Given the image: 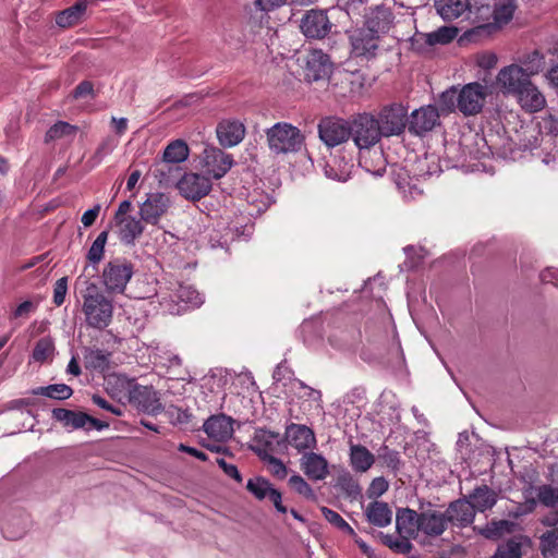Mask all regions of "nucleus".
<instances>
[{
  "label": "nucleus",
  "mask_w": 558,
  "mask_h": 558,
  "mask_svg": "<svg viewBox=\"0 0 558 558\" xmlns=\"http://www.w3.org/2000/svg\"><path fill=\"white\" fill-rule=\"evenodd\" d=\"M448 525L445 513L429 501H420L417 510L399 508L396 513L397 532L423 545L441 536Z\"/></svg>",
  "instance_id": "nucleus-1"
},
{
  "label": "nucleus",
  "mask_w": 558,
  "mask_h": 558,
  "mask_svg": "<svg viewBox=\"0 0 558 558\" xmlns=\"http://www.w3.org/2000/svg\"><path fill=\"white\" fill-rule=\"evenodd\" d=\"M267 146L274 155L296 154L305 145V135L289 122H277L265 130Z\"/></svg>",
  "instance_id": "nucleus-2"
},
{
  "label": "nucleus",
  "mask_w": 558,
  "mask_h": 558,
  "mask_svg": "<svg viewBox=\"0 0 558 558\" xmlns=\"http://www.w3.org/2000/svg\"><path fill=\"white\" fill-rule=\"evenodd\" d=\"M82 311L88 327L104 330L112 320L113 304L95 283H89L83 294Z\"/></svg>",
  "instance_id": "nucleus-3"
},
{
  "label": "nucleus",
  "mask_w": 558,
  "mask_h": 558,
  "mask_svg": "<svg viewBox=\"0 0 558 558\" xmlns=\"http://www.w3.org/2000/svg\"><path fill=\"white\" fill-rule=\"evenodd\" d=\"M351 140L359 150L369 149L375 146L381 137L380 125L377 118L368 112L357 113L350 118Z\"/></svg>",
  "instance_id": "nucleus-4"
},
{
  "label": "nucleus",
  "mask_w": 558,
  "mask_h": 558,
  "mask_svg": "<svg viewBox=\"0 0 558 558\" xmlns=\"http://www.w3.org/2000/svg\"><path fill=\"white\" fill-rule=\"evenodd\" d=\"M350 119L338 116H326L317 123L319 141L328 148L344 146L352 137Z\"/></svg>",
  "instance_id": "nucleus-5"
},
{
  "label": "nucleus",
  "mask_w": 558,
  "mask_h": 558,
  "mask_svg": "<svg viewBox=\"0 0 558 558\" xmlns=\"http://www.w3.org/2000/svg\"><path fill=\"white\" fill-rule=\"evenodd\" d=\"M134 275V266L124 258L108 262L101 272V283L109 294L124 293L128 283Z\"/></svg>",
  "instance_id": "nucleus-6"
},
{
  "label": "nucleus",
  "mask_w": 558,
  "mask_h": 558,
  "mask_svg": "<svg viewBox=\"0 0 558 558\" xmlns=\"http://www.w3.org/2000/svg\"><path fill=\"white\" fill-rule=\"evenodd\" d=\"M350 41V54L362 60H373L379 51L380 38L364 26L345 31Z\"/></svg>",
  "instance_id": "nucleus-7"
},
{
  "label": "nucleus",
  "mask_w": 558,
  "mask_h": 558,
  "mask_svg": "<svg viewBox=\"0 0 558 558\" xmlns=\"http://www.w3.org/2000/svg\"><path fill=\"white\" fill-rule=\"evenodd\" d=\"M329 9H311L300 21V29L307 39H323L329 35L333 24L328 16Z\"/></svg>",
  "instance_id": "nucleus-8"
},
{
  "label": "nucleus",
  "mask_w": 558,
  "mask_h": 558,
  "mask_svg": "<svg viewBox=\"0 0 558 558\" xmlns=\"http://www.w3.org/2000/svg\"><path fill=\"white\" fill-rule=\"evenodd\" d=\"M408 108L401 104H392L384 107L377 118L381 133L385 137L400 135L408 126Z\"/></svg>",
  "instance_id": "nucleus-9"
},
{
  "label": "nucleus",
  "mask_w": 558,
  "mask_h": 558,
  "mask_svg": "<svg viewBox=\"0 0 558 558\" xmlns=\"http://www.w3.org/2000/svg\"><path fill=\"white\" fill-rule=\"evenodd\" d=\"M129 402L138 411L151 415L163 410L159 393L151 386L133 385L129 389Z\"/></svg>",
  "instance_id": "nucleus-10"
},
{
  "label": "nucleus",
  "mask_w": 558,
  "mask_h": 558,
  "mask_svg": "<svg viewBox=\"0 0 558 558\" xmlns=\"http://www.w3.org/2000/svg\"><path fill=\"white\" fill-rule=\"evenodd\" d=\"M171 206L170 197L161 192L148 193L140 206V216L146 223L156 226Z\"/></svg>",
  "instance_id": "nucleus-11"
},
{
  "label": "nucleus",
  "mask_w": 558,
  "mask_h": 558,
  "mask_svg": "<svg viewBox=\"0 0 558 558\" xmlns=\"http://www.w3.org/2000/svg\"><path fill=\"white\" fill-rule=\"evenodd\" d=\"M246 489L259 501L268 498L279 513L288 512V508L282 504V494L274 487L268 478L254 476L247 481Z\"/></svg>",
  "instance_id": "nucleus-12"
},
{
  "label": "nucleus",
  "mask_w": 558,
  "mask_h": 558,
  "mask_svg": "<svg viewBox=\"0 0 558 558\" xmlns=\"http://www.w3.org/2000/svg\"><path fill=\"white\" fill-rule=\"evenodd\" d=\"M440 124L439 112L433 105L415 109L409 117L408 130L410 133L423 136Z\"/></svg>",
  "instance_id": "nucleus-13"
},
{
  "label": "nucleus",
  "mask_w": 558,
  "mask_h": 558,
  "mask_svg": "<svg viewBox=\"0 0 558 558\" xmlns=\"http://www.w3.org/2000/svg\"><path fill=\"white\" fill-rule=\"evenodd\" d=\"M177 187L180 194L189 201H199L211 190V182L208 178L197 173H185L178 182Z\"/></svg>",
  "instance_id": "nucleus-14"
},
{
  "label": "nucleus",
  "mask_w": 558,
  "mask_h": 558,
  "mask_svg": "<svg viewBox=\"0 0 558 558\" xmlns=\"http://www.w3.org/2000/svg\"><path fill=\"white\" fill-rule=\"evenodd\" d=\"M284 437L291 447L303 454L307 452V450L316 448L317 445L314 430L303 424H289L286 427Z\"/></svg>",
  "instance_id": "nucleus-15"
},
{
  "label": "nucleus",
  "mask_w": 558,
  "mask_h": 558,
  "mask_svg": "<svg viewBox=\"0 0 558 558\" xmlns=\"http://www.w3.org/2000/svg\"><path fill=\"white\" fill-rule=\"evenodd\" d=\"M331 347L339 351H355L362 341V332L354 325L335 327L328 336Z\"/></svg>",
  "instance_id": "nucleus-16"
},
{
  "label": "nucleus",
  "mask_w": 558,
  "mask_h": 558,
  "mask_svg": "<svg viewBox=\"0 0 558 558\" xmlns=\"http://www.w3.org/2000/svg\"><path fill=\"white\" fill-rule=\"evenodd\" d=\"M203 160L207 173L216 180L221 179L234 162L232 155L217 147L206 148Z\"/></svg>",
  "instance_id": "nucleus-17"
},
{
  "label": "nucleus",
  "mask_w": 558,
  "mask_h": 558,
  "mask_svg": "<svg viewBox=\"0 0 558 558\" xmlns=\"http://www.w3.org/2000/svg\"><path fill=\"white\" fill-rule=\"evenodd\" d=\"M484 100V86L480 83L466 84L460 89L459 110L464 116L476 114L482 110Z\"/></svg>",
  "instance_id": "nucleus-18"
},
{
  "label": "nucleus",
  "mask_w": 558,
  "mask_h": 558,
  "mask_svg": "<svg viewBox=\"0 0 558 558\" xmlns=\"http://www.w3.org/2000/svg\"><path fill=\"white\" fill-rule=\"evenodd\" d=\"M444 513L448 524L458 527H465L472 524L475 518L474 507L468 498L451 501Z\"/></svg>",
  "instance_id": "nucleus-19"
},
{
  "label": "nucleus",
  "mask_w": 558,
  "mask_h": 558,
  "mask_svg": "<svg viewBox=\"0 0 558 558\" xmlns=\"http://www.w3.org/2000/svg\"><path fill=\"white\" fill-rule=\"evenodd\" d=\"M468 19L473 27L466 32L469 36L489 37L494 29H488L487 24H492L493 13L490 4L471 5V11L466 12Z\"/></svg>",
  "instance_id": "nucleus-20"
},
{
  "label": "nucleus",
  "mask_w": 558,
  "mask_h": 558,
  "mask_svg": "<svg viewBox=\"0 0 558 558\" xmlns=\"http://www.w3.org/2000/svg\"><path fill=\"white\" fill-rule=\"evenodd\" d=\"M332 63L327 53L320 49L310 51L305 60L304 73L308 81H318L326 76L331 71Z\"/></svg>",
  "instance_id": "nucleus-21"
},
{
  "label": "nucleus",
  "mask_w": 558,
  "mask_h": 558,
  "mask_svg": "<svg viewBox=\"0 0 558 558\" xmlns=\"http://www.w3.org/2000/svg\"><path fill=\"white\" fill-rule=\"evenodd\" d=\"M353 157L351 154L345 155H330L329 159L324 165V173L327 178L345 182L351 178L353 170Z\"/></svg>",
  "instance_id": "nucleus-22"
},
{
  "label": "nucleus",
  "mask_w": 558,
  "mask_h": 558,
  "mask_svg": "<svg viewBox=\"0 0 558 558\" xmlns=\"http://www.w3.org/2000/svg\"><path fill=\"white\" fill-rule=\"evenodd\" d=\"M216 133L223 147H233L243 141L245 126L239 120L227 119L218 123Z\"/></svg>",
  "instance_id": "nucleus-23"
},
{
  "label": "nucleus",
  "mask_w": 558,
  "mask_h": 558,
  "mask_svg": "<svg viewBox=\"0 0 558 558\" xmlns=\"http://www.w3.org/2000/svg\"><path fill=\"white\" fill-rule=\"evenodd\" d=\"M521 108L530 113L538 112L546 106L545 96L529 81L514 94Z\"/></svg>",
  "instance_id": "nucleus-24"
},
{
  "label": "nucleus",
  "mask_w": 558,
  "mask_h": 558,
  "mask_svg": "<svg viewBox=\"0 0 558 558\" xmlns=\"http://www.w3.org/2000/svg\"><path fill=\"white\" fill-rule=\"evenodd\" d=\"M364 17H366V20L363 26L371 29L375 35H378L380 39L384 34L388 33L395 19L391 10L384 5H377L369 14L366 13Z\"/></svg>",
  "instance_id": "nucleus-25"
},
{
  "label": "nucleus",
  "mask_w": 558,
  "mask_h": 558,
  "mask_svg": "<svg viewBox=\"0 0 558 558\" xmlns=\"http://www.w3.org/2000/svg\"><path fill=\"white\" fill-rule=\"evenodd\" d=\"M301 469L312 481H323L329 474L328 461L316 452H305L300 460Z\"/></svg>",
  "instance_id": "nucleus-26"
},
{
  "label": "nucleus",
  "mask_w": 558,
  "mask_h": 558,
  "mask_svg": "<svg viewBox=\"0 0 558 558\" xmlns=\"http://www.w3.org/2000/svg\"><path fill=\"white\" fill-rule=\"evenodd\" d=\"M232 418L225 414L211 415L203 425L204 432L208 437L217 441H226L233 434Z\"/></svg>",
  "instance_id": "nucleus-27"
},
{
  "label": "nucleus",
  "mask_w": 558,
  "mask_h": 558,
  "mask_svg": "<svg viewBox=\"0 0 558 558\" xmlns=\"http://www.w3.org/2000/svg\"><path fill=\"white\" fill-rule=\"evenodd\" d=\"M497 81L509 93L515 94L518 89L531 80L523 68L511 64L499 71Z\"/></svg>",
  "instance_id": "nucleus-28"
},
{
  "label": "nucleus",
  "mask_w": 558,
  "mask_h": 558,
  "mask_svg": "<svg viewBox=\"0 0 558 558\" xmlns=\"http://www.w3.org/2000/svg\"><path fill=\"white\" fill-rule=\"evenodd\" d=\"M367 4L368 0H337L336 5L331 7L330 10L342 13V19L338 21L340 24L354 23L366 15Z\"/></svg>",
  "instance_id": "nucleus-29"
},
{
  "label": "nucleus",
  "mask_w": 558,
  "mask_h": 558,
  "mask_svg": "<svg viewBox=\"0 0 558 558\" xmlns=\"http://www.w3.org/2000/svg\"><path fill=\"white\" fill-rule=\"evenodd\" d=\"M253 442L252 450L262 459L272 454L276 447L281 444V440L279 433L266 428H257L254 433Z\"/></svg>",
  "instance_id": "nucleus-30"
},
{
  "label": "nucleus",
  "mask_w": 558,
  "mask_h": 558,
  "mask_svg": "<svg viewBox=\"0 0 558 558\" xmlns=\"http://www.w3.org/2000/svg\"><path fill=\"white\" fill-rule=\"evenodd\" d=\"M438 15L447 22L454 21L471 11L470 0H434Z\"/></svg>",
  "instance_id": "nucleus-31"
},
{
  "label": "nucleus",
  "mask_w": 558,
  "mask_h": 558,
  "mask_svg": "<svg viewBox=\"0 0 558 558\" xmlns=\"http://www.w3.org/2000/svg\"><path fill=\"white\" fill-rule=\"evenodd\" d=\"M517 4L514 0H498L492 5L493 21L487 24L488 29H494V33L500 31L512 19Z\"/></svg>",
  "instance_id": "nucleus-32"
},
{
  "label": "nucleus",
  "mask_w": 558,
  "mask_h": 558,
  "mask_svg": "<svg viewBox=\"0 0 558 558\" xmlns=\"http://www.w3.org/2000/svg\"><path fill=\"white\" fill-rule=\"evenodd\" d=\"M365 515L367 521L377 526L386 527L392 521V511L387 502L374 500L368 504L365 509Z\"/></svg>",
  "instance_id": "nucleus-33"
},
{
  "label": "nucleus",
  "mask_w": 558,
  "mask_h": 558,
  "mask_svg": "<svg viewBox=\"0 0 558 558\" xmlns=\"http://www.w3.org/2000/svg\"><path fill=\"white\" fill-rule=\"evenodd\" d=\"M350 464L355 472L368 471L375 462L374 454L363 445L350 444Z\"/></svg>",
  "instance_id": "nucleus-34"
},
{
  "label": "nucleus",
  "mask_w": 558,
  "mask_h": 558,
  "mask_svg": "<svg viewBox=\"0 0 558 558\" xmlns=\"http://www.w3.org/2000/svg\"><path fill=\"white\" fill-rule=\"evenodd\" d=\"M51 416L54 421L60 422L63 427L72 429L85 428L86 420H88L87 413L63 408L53 409Z\"/></svg>",
  "instance_id": "nucleus-35"
},
{
  "label": "nucleus",
  "mask_w": 558,
  "mask_h": 558,
  "mask_svg": "<svg viewBox=\"0 0 558 558\" xmlns=\"http://www.w3.org/2000/svg\"><path fill=\"white\" fill-rule=\"evenodd\" d=\"M474 510L484 512L492 509L497 502V495L487 485L475 487L468 498Z\"/></svg>",
  "instance_id": "nucleus-36"
},
{
  "label": "nucleus",
  "mask_w": 558,
  "mask_h": 558,
  "mask_svg": "<svg viewBox=\"0 0 558 558\" xmlns=\"http://www.w3.org/2000/svg\"><path fill=\"white\" fill-rule=\"evenodd\" d=\"M87 9L86 0H77L70 8L59 12L56 16L58 26L66 28L77 24Z\"/></svg>",
  "instance_id": "nucleus-37"
},
{
  "label": "nucleus",
  "mask_w": 558,
  "mask_h": 558,
  "mask_svg": "<svg viewBox=\"0 0 558 558\" xmlns=\"http://www.w3.org/2000/svg\"><path fill=\"white\" fill-rule=\"evenodd\" d=\"M172 302L185 306L198 307L204 303L201 293L192 286L179 284L170 294Z\"/></svg>",
  "instance_id": "nucleus-38"
},
{
  "label": "nucleus",
  "mask_w": 558,
  "mask_h": 558,
  "mask_svg": "<svg viewBox=\"0 0 558 558\" xmlns=\"http://www.w3.org/2000/svg\"><path fill=\"white\" fill-rule=\"evenodd\" d=\"M117 222L120 226V240L125 244H133L144 232L142 219H137L133 216L122 217V219Z\"/></svg>",
  "instance_id": "nucleus-39"
},
{
  "label": "nucleus",
  "mask_w": 558,
  "mask_h": 558,
  "mask_svg": "<svg viewBox=\"0 0 558 558\" xmlns=\"http://www.w3.org/2000/svg\"><path fill=\"white\" fill-rule=\"evenodd\" d=\"M111 354L105 350L85 348L83 351L84 365L89 371L102 372L109 367Z\"/></svg>",
  "instance_id": "nucleus-40"
},
{
  "label": "nucleus",
  "mask_w": 558,
  "mask_h": 558,
  "mask_svg": "<svg viewBox=\"0 0 558 558\" xmlns=\"http://www.w3.org/2000/svg\"><path fill=\"white\" fill-rule=\"evenodd\" d=\"M399 536H395L392 534H386L383 532H378L377 536L381 541V543L390 548L393 553L407 555L411 553L413 549V545L410 542L412 538L404 533H398Z\"/></svg>",
  "instance_id": "nucleus-41"
},
{
  "label": "nucleus",
  "mask_w": 558,
  "mask_h": 558,
  "mask_svg": "<svg viewBox=\"0 0 558 558\" xmlns=\"http://www.w3.org/2000/svg\"><path fill=\"white\" fill-rule=\"evenodd\" d=\"M360 166L375 177H381L386 172L387 161L381 150L368 151V156L360 158Z\"/></svg>",
  "instance_id": "nucleus-42"
},
{
  "label": "nucleus",
  "mask_w": 558,
  "mask_h": 558,
  "mask_svg": "<svg viewBox=\"0 0 558 558\" xmlns=\"http://www.w3.org/2000/svg\"><path fill=\"white\" fill-rule=\"evenodd\" d=\"M189 153L187 144L182 140H175L166 146L162 159L166 163H181L187 159Z\"/></svg>",
  "instance_id": "nucleus-43"
},
{
  "label": "nucleus",
  "mask_w": 558,
  "mask_h": 558,
  "mask_svg": "<svg viewBox=\"0 0 558 558\" xmlns=\"http://www.w3.org/2000/svg\"><path fill=\"white\" fill-rule=\"evenodd\" d=\"M119 145V138L112 135H107L101 140L95 149L93 156L88 159L92 168L99 166L102 160L111 155Z\"/></svg>",
  "instance_id": "nucleus-44"
},
{
  "label": "nucleus",
  "mask_w": 558,
  "mask_h": 558,
  "mask_svg": "<svg viewBox=\"0 0 558 558\" xmlns=\"http://www.w3.org/2000/svg\"><path fill=\"white\" fill-rule=\"evenodd\" d=\"M32 395L62 401L72 397L73 389L65 384H52L33 389Z\"/></svg>",
  "instance_id": "nucleus-45"
},
{
  "label": "nucleus",
  "mask_w": 558,
  "mask_h": 558,
  "mask_svg": "<svg viewBox=\"0 0 558 558\" xmlns=\"http://www.w3.org/2000/svg\"><path fill=\"white\" fill-rule=\"evenodd\" d=\"M539 549L544 558L558 556V529H551L539 537Z\"/></svg>",
  "instance_id": "nucleus-46"
},
{
  "label": "nucleus",
  "mask_w": 558,
  "mask_h": 558,
  "mask_svg": "<svg viewBox=\"0 0 558 558\" xmlns=\"http://www.w3.org/2000/svg\"><path fill=\"white\" fill-rule=\"evenodd\" d=\"M458 35V28L454 26H440L437 29L427 33V44L432 47L437 45H447L451 43Z\"/></svg>",
  "instance_id": "nucleus-47"
},
{
  "label": "nucleus",
  "mask_w": 558,
  "mask_h": 558,
  "mask_svg": "<svg viewBox=\"0 0 558 558\" xmlns=\"http://www.w3.org/2000/svg\"><path fill=\"white\" fill-rule=\"evenodd\" d=\"M54 353V342L51 337L40 338L32 352V359L35 362L44 363Z\"/></svg>",
  "instance_id": "nucleus-48"
},
{
  "label": "nucleus",
  "mask_w": 558,
  "mask_h": 558,
  "mask_svg": "<svg viewBox=\"0 0 558 558\" xmlns=\"http://www.w3.org/2000/svg\"><path fill=\"white\" fill-rule=\"evenodd\" d=\"M378 458L395 475L398 474L403 465L399 451L390 449L386 445L380 447Z\"/></svg>",
  "instance_id": "nucleus-49"
},
{
  "label": "nucleus",
  "mask_w": 558,
  "mask_h": 558,
  "mask_svg": "<svg viewBox=\"0 0 558 558\" xmlns=\"http://www.w3.org/2000/svg\"><path fill=\"white\" fill-rule=\"evenodd\" d=\"M337 486L352 499H356L361 496L362 488L349 472H344L338 476Z\"/></svg>",
  "instance_id": "nucleus-50"
},
{
  "label": "nucleus",
  "mask_w": 558,
  "mask_h": 558,
  "mask_svg": "<svg viewBox=\"0 0 558 558\" xmlns=\"http://www.w3.org/2000/svg\"><path fill=\"white\" fill-rule=\"evenodd\" d=\"M76 131L77 126L64 121H58L57 123L51 125L46 132L45 142L49 143L64 136L74 135Z\"/></svg>",
  "instance_id": "nucleus-51"
},
{
  "label": "nucleus",
  "mask_w": 558,
  "mask_h": 558,
  "mask_svg": "<svg viewBox=\"0 0 558 558\" xmlns=\"http://www.w3.org/2000/svg\"><path fill=\"white\" fill-rule=\"evenodd\" d=\"M108 234L109 232L107 230L101 231L93 242L92 246L89 247L87 252V259L93 265L100 263V260L102 259L105 245L108 240Z\"/></svg>",
  "instance_id": "nucleus-52"
},
{
  "label": "nucleus",
  "mask_w": 558,
  "mask_h": 558,
  "mask_svg": "<svg viewBox=\"0 0 558 558\" xmlns=\"http://www.w3.org/2000/svg\"><path fill=\"white\" fill-rule=\"evenodd\" d=\"M544 63V56L535 50L526 56L522 62V65L520 66L523 68L527 75L531 77L532 75H535L543 70Z\"/></svg>",
  "instance_id": "nucleus-53"
},
{
  "label": "nucleus",
  "mask_w": 558,
  "mask_h": 558,
  "mask_svg": "<svg viewBox=\"0 0 558 558\" xmlns=\"http://www.w3.org/2000/svg\"><path fill=\"white\" fill-rule=\"evenodd\" d=\"M521 544L509 539L497 547L493 558H521Z\"/></svg>",
  "instance_id": "nucleus-54"
},
{
  "label": "nucleus",
  "mask_w": 558,
  "mask_h": 558,
  "mask_svg": "<svg viewBox=\"0 0 558 558\" xmlns=\"http://www.w3.org/2000/svg\"><path fill=\"white\" fill-rule=\"evenodd\" d=\"M459 98H460V90L458 92L457 88L451 87L444 93H441L439 98V106L444 111L451 112L456 108L459 109Z\"/></svg>",
  "instance_id": "nucleus-55"
},
{
  "label": "nucleus",
  "mask_w": 558,
  "mask_h": 558,
  "mask_svg": "<svg viewBox=\"0 0 558 558\" xmlns=\"http://www.w3.org/2000/svg\"><path fill=\"white\" fill-rule=\"evenodd\" d=\"M537 497L541 504L546 507L558 506V488L550 485H542L537 489Z\"/></svg>",
  "instance_id": "nucleus-56"
},
{
  "label": "nucleus",
  "mask_w": 558,
  "mask_h": 558,
  "mask_svg": "<svg viewBox=\"0 0 558 558\" xmlns=\"http://www.w3.org/2000/svg\"><path fill=\"white\" fill-rule=\"evenodd\" d=\"M39 306V301L26 300L20 303L11 313L10 319H27Z\"/></svg>",
  "instance_id": "nucleus-57"
},
{
  "label": "nucleus",
  "mask_w": 558,
  "mask_h": 558,
  "mask_svg": "<svg viewBox=\"0 0 558 558\" xmlns=\"http://www.w3.org/2000/svg\"><path fill=\"white\" fill-rule=\"evenodd\" d=\"M289 485L300 495L306 498H314V490L310 484L299 474H293L289 478Z\"/></svg>",
  "instance_id": "nucleus-58"
},
{
  "label": "nucleus",
  "mask_w": 558,
  "mask_h": 558,
  "mask_svg": "<svg viewBox=\"0 0 558 558\" xmlns=\"http://www.w3.org/2000/svg\"><path fill=\"white\" fill-rule=\"evenodd\" d=\"M167 413L170 422L174 425L187 424L192 418V414L187 409H181L174 405L169 407Z\"/></svg>",
  "instance_id": "nucleus-59"
},
{
  "label": "nucleus",
  "mask_w": 558,
  "mask_h": 558,
  "mask_svg": "<svg viewBox=\"0 0 558 558\" xmlns=\"http://www.w3.org/2000/svg\"><path fill=\"white\" fill-rule=\"evenodd\" d=\"M510 525L511 523L507 520L493 521L490 524L487 525L483 534L487 538H497L501 536L505 532H509Z\"/></svg>",
  "instance_id": "nucleus-60"
},
{
  "label": "nucleus",
  "mask_w": 558,
  "mask_h": 558,
  "mask_svg": "<svg viewBox=\"0 0 558 558\" xmlns=\"http://www.w3.org/2000/svg\"><path fill=\"white\" fill-rule=\"evenodd\" d=\"M262 460L270 465V472L275 477L283 480L287 476L288 469L280 459L276 458L272 454H269L262 458Z\"/></svg>",
  "instance_id": "nucleus-61"
},
{
  "label": "nucleus",
  "mask_w": 558,
  "mask_h": 558,
  "mask_svg": "<svg viewBox=\"0 0 558 558\" xmlns=\"http://www.w3.org/2000/svg\"><path fill=\"white\" fill-rule=\"evenodd\" d=\"M388 481L383 476H378L371 482L369 487L367 489V495L369 498H378L381 495H384L388 490Z\"/></svg>",
  "instance_id": "nucleus-62"
},
{
  "label": "nucleus",
  "mask_w": 558,
  "mask_h": 558,
  "mask_svg": "<svg viewBox=\"0 0 558 558\" xmlns=\"http://www.w3.org/2000/svg\"><path fill=\"white\" fill-rule=\"evenodd\" d=\"M539 128L544 130L547 134L558 135V111L557 112H548L539 122Z\"/></svg>",
  "instance_id": "nucleus-63"
},
{
  "label": "nucleus",
  "mask_w": 558,
  "mask_h": 558,
  "mask_svg": "<svg viewBox=\"0 0 558 558\" xmlns=\"http://www.w3.org/2000/svg\"><path fill=\"white\" fill-rule=\"evenodd\" d=\"M68 293V277L58 279L53 286V303L56 306H61Z\"/></svg>",
  "instance_id": "nucleus-64"
}]
</instances>
